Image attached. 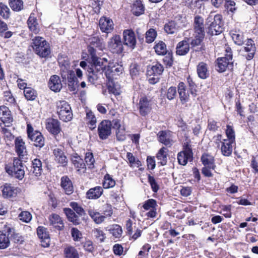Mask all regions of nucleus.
Masks as SVG:
<instances>
[{
    "instance_id": "obj_1",
    "label": "nucleus",
    "mask_w": 258,
    "mask_h": 258,
    "mask_svg": "<svg viewBox=\"0 0 258 258\" xmlns=\"http://www.w3.org/2000/svg\"><path fill=\"white\" fill-rule=\"evenodd\" d=\"M206 23L208 25V33L212 35H218L223 30L222 16L220 14L211 12L206 19Z\"/></svg>"
},
{
    "instance_id": "obj_2",
    "label": "nucleus",
    "mask_w": 258,
    "mask_h": 258,
    "mask_svg": "<svg viewBox=\"0 0 258 258\" xmlns=\"http://www.w3.org/2000/svg\"><path fill=\"white\" fill-rule=\"evenodd\" d=\"M6 172L11 176L20 180L25 176L24 165L19 158H14L13 162L5 165Z\"/></svg>"
},
{
    "instance_id": "obj_3",
    "label": "nucleus",
    "mask_w": 258,
    "mask_h": 258,
    "mask_svg": "<svg viewBox=\"0 0 258 258\" xmlns=\"http://www.w3.org/2000/svg\"><path fill=\"white\" fill-rule=\"evenodd\" d=\"M34 52L42 58L48 57L51 53L49 43L42 37L36 36L32 40Z\"/></svg>"
},
{
    "instance_id": "obj_4",
    "label": "nucleus",
    "mask_w": 258,
    "mask_h": 258,
    "mask_svg": "<svg viewBox=\"0 0 258 258\" xmlns=\"http://www.w3.org/2000/svg\"><path fill=\"white\" fill-rule=\"evenodd\" d=\"M88 81L91 84H95L103 76L104 66L102 62L96 61L88 67L87 70Z\"/></svg>"
},
{
    "instance_id": "obj_5",
    "label": "nucleus",
    "mask_w": 258,
    "mask_h": 258,
    "mask_svg": "<svg viewBox=\"0 0 258 258\" xmlns=\"http://www.w3.org/2000/svg\"><path fill=\"white\" fill-rule=\"evenodd\" d=\"M56 111L60 120L63 121H70L73 118V112L70 104L64 100L56 102Z\"/></svg>"
},
{
    "instance_id": "obj_6",
    "label": "nucleus",
    "mask_w": 258,
    "mask_h": 258,
    "mask_svg": "<svg viewBox=\"0 0 258 258\" xmlns=\"http://www.w3.org/2000/svg\"><path fill=\"white\" fill-rule=\"evenodd\" d=\"M193 153L191 146L188 142L184 143L183 150L178 153L177 160L179 164L185 165L187 161L192 160Z\"/></svg>"
},
{
    "instance_id": "obj_7",
    "label": "nucleus",
    "mask_w": 258,
    "mask_h": 258,
    "mask_svg": "<svg viewBox=\"0 0 258 258\" xmlns=\"http://www.w3.org/2000/svg\"><path fill=\"white\" fill-rule=\"evenodd\" d=\"M225 56L217 59V70L220 72H224L228 65L232 63V52L231 48L227 47L225 49Z\"/></svg>"
},
{
    "instance_id": "obj_8",
    "label": "nucleus",
    "mask_w": 258,
    "mask_h": 258,
    "mask_svg": "<svg viewBox=\"0 0 258 258\" xmlns=\"http://www.w3.org/2000/svg\"><path fill=\"white\" fill-rule=\"evenodd\" d=\"M112 123L108 120H103L98 125V134L101 140L107 139L111 134Z\"/></svg>"
},
{
    "instance_id": "obj_9",
    "label": "nucleus",
    "mask_w": 258,
    "mask_h": 258,
    "mask_svg": "<svg viewBox=\"0 0 258 258\" xmlns=\"http://www.w3.org/2000/svg\"><path fill=\"white\" fill-rule=\"evenodd\" d=\"M108 47L113 53H122L123 47L120 36L116 34L113 35L108 42Z\"/></svg>"
},
{
    "instance_id": "obj_10",
    "label": "nucleus",
    "mask_w": 258,
    "mask_h": 258,
    "mask_svg": "<svg viewBox=\"0 0 258 258\" xmlns=\"http://www.w3.org/2000/svg\"><path fill=\"white\" fill-rule=\"evenodd\" d=\"M152 101L147 97H142L140 98L139 103V110L141 115L145 116L148 115L152 110Z\"/></svg>"
},
{
    "instance_id": "obj_11",
    "label": "nucleus",
    "mask_w": 258,
    "mask_h": 258,
    "mask_svg": "<svg viewBox=\"0 0 258 258\" xmlns=\"http://www.w3.org/2000/svg\"><path fill=\"white\" fill-rule=\"evenodd\" d=\"M45 127L49 133L57 135L61 131L60 122L56 119L48 118L45 121Z\"/></svg>"
},
{
    "instance_id": "obj_12",
    "label": "nucleus",
    "mask_w": 258,
    "mask_h": 258,
    "mask_svg": "<svg viewBox=\"0 0 258 258\" xmlns=\"http://www.w3.org/2000/svg\"><path fill=\"white\" fill-rule=\"evenodd\" d=\"M184 25L181 24L179 22L174 20H169L164 26V32L167 34L173 35L177 33Z\"/></svg>"
},
{
    "instance_id": "obj_13",
    "label": "nucleus",
    "mask_w": 258,
    "mask_h": 258,
    "mask_svg": "<svg viewBox=\"0 0 258 258\" xmlns=\"http://www.w3.org/2000/svg\"><path fill=\"white\" fill-rule=\"evenodd\" d=\"M123 68L121 66L108 65L107 67L104 66V72L108 80H112L115 76H118L122 73Z\"/></svg>"
},
{
    "instance_id": "obj_14",
    "label": "nucleus",
    "mask_w": 258,
    "mask_h": 258,
    "mask_svg": "<svg viewBox=\"0 0 258 258\" xmlns=\"http://www.w3.org/2000/svg\"><path fill=\"white\" fill-rule=\"evenodd\" d=\"M158 141L165 146L170 147L173 143L172 133L169 131H161L157 134Z\"/></svg>"
},
{
    "instance_id": "obj_15",
    "label": "nucleus",
    "mask_w": 258,
    "mask_h": 258,
    "mask_svg": "<svg viewBox=\"0 0 258 258\" xmlns=\"http://www.w3.org/2000/svg\"><path fill=\"white\" fill-rule=\"evenodd\" d=\"M123 36L124 44L134 48L136 45V38L134 32L131 29H126L123 31Z\"/></svg>"
},
{
    "instance_id": "obj_16",
    "label": "nucleus",
    "mask_w": 258,
    "mask_h": 258,
    "mask_svg": "<svg viewBox=\"0 0 258 258\" xmlns=\"http://www.w3.org/2000/svg\"><path fill=\"white\" fill-rule=\"evenodd\" d=\"M204 22V20L202 17L199 15L195 17L193 24L194 34L205 36Z\"/></svg>"
},
{
    "instance_id": "obj_17",
    "label": "nucleus",
    "mask_w": 258,
    "mask_h": 258,
    "mask_svg": "<svg viewBox=\"0 0 258 258\" xmlns=\"http://www.w3.org/2000/svg\"><path fill=\"white\" fill-rule=\"evenodd\" d=\"M190 38L185 37L179 42L176 47V53L179 55H186L189 51Z\"/></svg>"
},
{
    "instance_id": "obj_18",
    "label": "nucleus",
    "mask_w": 258,
    "mask_h": 258,
    "mask_svg": "<svg viewBox=\"0 0 258 258\" xmlns=\"http://www.w3.org/2000/svg\"><path fill=\"white\" fill-rule=\"evenodd\" d=\"M37 232L38 236L41 239V245L44 247L49 246L50 238L47 229L43 226H39Z\"/></svg>"
},
{
    "instance_id": "obj_19",
    "label": "nucleus",
    "mask_w": 258,
    "mask_h": 258,
    "mask_svg": "<svg viewBox=\"0 0 258 258\" xmlns=\"http://www.w3.org/2000/svg\"><path fill=\"white\" fill-rule=\"evenodd\" d=\"M48 85L50 89L55 92H59L62 87L59 77L56 75L50 77Z\"/></svg>"
},
{
    "instance_id": "obj_20",
    "label": "nucleus",
    "mask_w": 258,
    "mask_h": 258,
    "mask_svg": "<svg viewBox=\"0 0 258 258\" xmlns=\"http://www.w3.org/2000/svg\"><path fill=\"white\" fill-rule=\"evenodd\" d=\"M178 93L180 101L182 104L186 103L189 99V95L188 91H186V86L185 84L182 82L178 83L177 86Z\"/></svg>"
},
{
    "instance_id": "obj_21",
    "label": "nucleus",
    "mask_w": 258,
    "mask_h": 258,
    "mask_svg": "<svg viewBox=\"0 0 258 258\" xmlns=\"http://www.w3.org/2000/svg\"><path fill=\"white\" fill-rule=\"evenodd\" d=\"M42 162L40 159L35 158L31 161L30 173L36 177L40 176L42 173Z\"/></svg>"
},
{
    "instance_id": "obj_22",
    "label": "nucleus",
    "mask_w": 258,
    "mask_h": 258,
    "mask_svg": "<svg viewBox=\"0 0 258 258\" xmlns=\"http://www.w3.org/2000/svg\"><path fill=\"white\" fill-rule=\"evenodd\" d=\"M71 161L77 171L80 173H84L86 171V165L83 160L77 154L72 155Z\"/></svg>"
},
{
    "instance_id": "obj_23",
    "label": "nucleus",
    "mask_w": 258,
    "mask_h": 258,
    "mask_svg": "<svg viewBox=\"0 0 258 258\" xmlns=\"http://www.w3.org/2000/svg\"><path fill=\"white\" fill-rule=\"evenodd\" d=\"M15 151L19 157H24L27 152L25 143L21 137H17L15 140Z\"/></svg>"
},
{
    "instance_id": "obj_24",
    "label": "nucleus",
    "mask_w": 258,
    "mask_h": 258,
    "mask_svg": "<svg viewBox=\"0 0 258 258\" xmlns=\"http://www.w3.org/2000/svg\"><path fill=\"white\" fill-rule=\"evenodd\" d=\"M99 26L102 32L108 33L113 29V23L109 18L102 17L99 20Z\"/></svg>"
},
{
    "instance_id": "obj_25",
    "label": "nucleus",
    "mask_w": 258,
    "mask_h": 258,
    "mask_svg": "<svg viewBox=\"0 0 258 258\" xmlns=\"http://www.w3.org/2000/svg\"><path fill=\"white\" fill-rule=\"evenodd\" d=\"M49 224L58 230H61L64 224L60 217L56 214H52L49 216Z\"/></svg>"
},
{
    "instance_id": "obj_26",
    "label": "nucleus",
    "mask_w": 258,
    "mask_h": 258,
    "mask_svg": "<svg viewBox=\"0 0 258 258\" xmlns=\"http://www.w3.org/2000/svg\"><path fill=\"white\" fill-rule=\"evenodd\" d=\"M164 71L163 66L157 62L151 66H148L147 71V75L149 76H154L158 77L161 75Z\"/></svg>"
},
{
    "instance_id": "obj_27",
    "label": "nucleus",
    "mask_w": 258,
    "mask_h": 258,
    "mask_svg": "<svg viewBox=\"0 0 258 258\" xmlns=\"http://www.w3.org/2000/svg\"><path fill=\"white\" fill-rule=\"evenodd\" d=\"M103 189L101 186H96L90 188L86 194V197L89 200H96L103 194Z\"/></svg>"
},
{
    "instance_id": "obj_28",
    "label": "nucleus",
    "mask_w": 258,
    "mask_h": 258,
    "mask_svg": "<svg viewBox=\"0 0 258 258\" xmlns=\"http://www.w3.org/2000/svg\"><path fill=\"white\" fill-rule=\"evenodd\" d=\"M19 190V188L12 186L10 184L6 183L2 190L3 196L6 198L16 197Z\"/></svg>"
},
{
    "instance_id": "obj_29",
    "label": "nucleus",
    "mask_w": 258,
    "mask_h": 258,
    "mask_svg": "<svg viewBox=\"0 0 258 258\" xmlns=\"http://www.w3.org/2000/svg\"><path fill=\"white\" fill-rule=\"evenodd\" d=\"M53 153L55 157V161L62 166H66L68 164V159L63 151L59 148L53 150Z\"/></svg>"
},
{
    "instance_id": "obj_30",
    "label": "nucleus",
    "mask_w": 258,
    "mask_h": 258,
    "mask_svg": "<svg viewBox=\"0 0 258 258\" xmlns=\"http://www.w3.org/2000/svg\"><path fill=\"white\" fill-rule=\"evenodd\" d=\"M0 119L4 123H10L13 121V117L9 108L5 106H0Z\"/></svg>"
},
{
    "instance_id": "obj_31",
    "label": "nucleus",
    "mask_w": 258,
    "mask_h": 258,
    "mask_svg": "<svg viewBox=\"0 0 258 258\" xmlns=\"http://www.w3.org/2000/svg\"><path fill=\"white\" fill-rule=\"evenodd\" d=\"M246 46L243 48L245 52H247V54H243L247 60L251 59L255 53V46L253 43V41L251 39H247L246 43Z\"/></svg>"
},
{
    "instance_id": "obj_32",
    "label": "nucleus",
    "mask_w": 258,
    "mask_h": 258,
    "mask_svg": "<svg viewBox=\"0 0 258 258\" xmlns=\"http://www.w3.org/2000/svg\"><path fill=\"white\" fill-rule=\"evenodd\" d=\"M197 72L199 78L206 79L209 76L207 64L204 62H200L197 67Z\"/></svg>"
},
{
    "instance_id": "obj_33",
    "label": "nucleus",
    "mask_w": 258,
    "mask_h": 258,
    "mask_svg": "<svg viewBox=\"0 0 258 258\" xmlns=\"http://www.w3.org/2000/svg\"><path fill=\"white\" fill-rule=\"evenodd\" d=\"M61 186L66 194L70 195L74 191L72 182L68 176H63L61 178Z\"/></svg>"
},
{
    "instance_id": "obj_34",
    "label": "nucleus",
    "mask_w": 258,
    "mask_h": 258,
    "mask_svg": "<svg viewBox=\"0 0 258 258\" xmlns=\"http://www.w3.org/2000/svg\"><path fill=\"white\" fill-rule=\"evenodd\" d=\"M201 160L205 166H207L213 170L215 169V159L213 156L205 153L202 155Z\"/></svg>"
},
{
    "instance_id": "obj_35",
    "label": "nucleus",
    "mask_w": 258,
    "mask_h": 258,
    "mask_svg": "<svg viewBox=\"0 0 258 258\" xmlns=\"http://www.w3.org/2000/svg\"><path fill=\"white\" fill-rule=\"evenodd\" d=\"M234 144L235 143L223 140L221 147L222 154L225 156H230L232 152L233 144Z\"/></svg>"
},
{
    "instance_id": "obj_36",
    "label": "nucleus",
    "mask_w": 258,
    "mask_h": 258,
    "mask_svg": "<svg viewBox=\"0 0 258 258\" xmlns=\"http://www.w3.org/2000/svg\"><path fill=\"white\" fill-rule=\"evenodd\" d=\"M89 44L100 50H102L105 47L103 39L98 36L92 37L88 40Z\"/></svg>"
},
{
    "instance_id": "obj_37",
    "label": "nucleus",
    "mask_w": 258,
    "mask_h": 258,
    "mask_svg": "<svg viewBox=\"0 0 258 258\" xmlns=\"http://www.w3.org/2000/svg\"><path fill=\"white\" fill-rule=\"evenodd\" d=\"M63 211L69 221L76 225L80 224L81 223L80 220L73 210L70 208H64Z\"/></svg>"
},
{
    "instance_id": "obj_38",
    "label": "nucleus",
    "mask_w": 258,
    "mask_h": 258,
    "mask_svg": "<svg viewBox=\"0 0 258 258\" xmlns=\"http://www.w3.org/2000/svg\"><path fill=\"white\" fill-rule=\"evenodd\" d=\"M58 62L63 73H65L66 71H68L70 68V59L69 57L65 55L60 54L58 55Z\"/></svg>"
},
{
    "instance_id": "obj_39",
    "label": "nucleus",
    "mask_w": 258,
    "mask_h": 258,
    "mask_svg": "<svg viewBox=\"0 0 258 258\" xmlns=\"http://www.w3.org/2000/svg\"><path fill=\"white\" fill-rule=\"evenodd\" d=\"M230 35L234 43L238 45H241L244 42L243 34L239 30H232Z\"/></svg>"
},
{
    "instance_id": "obj_40",
    "label": "nucleus",
    "mask_w": 258,
    "mask_h": 258,
    "mask_svg": "<svg viewBox=\"0 0 258 258\" xmlns=\"http://www.w3.org/2000/svg\"><path fill=\"white\" fill-rule=\"evenodd\" d=\"M86 120L91 130L94 129L96 126V118L91 110L86 111Z\"/></svg>"
},
{
    "instance_id": "obj_41",
    "label": "nucleus",
    "mask_w": 258,
    "mask_h": 258,
    "mask_svg": "<svg viewBox=\"0 0 258 258\" xmlns=\"http://www.w3.org/2000/svg\"><path fill=\"white\" fill-rule=\"evenodd\" d=\"M88 214L93 221L98 224L103 222L105 219V216L101 215L99 212L95 211L92 209L88 210Z\"/></svg>"
},
{
    "instance_id": "obj_42",
    "label": "nucleus",
    "mask_w": 258,
    "mask_h": 258,
    "mask_svg": "<svg viewBox=\"0 0 258 258\" xmlns=\"http://www.w3.org/2000/svg\"><path fill=\"white\" fill-rule=\"evenodd\" d=\"M27 24L29 29L35 34L38 33L39 28L37 22V19L30 16L27 21Z\"/></svg>"
},
{
    "instance_id": "obj_43",
    "label": "nucleus",
    "mask_w": 258,
    "mask_h": 258,
    "mask_svg": "<svg viewBox=\"0 0 258 258\" xmlns=\"http://www.w3.org/2000/svg\"><path fill=\"white\" fill-rule=\"evenodd\" d=\"M167 149L165 147H162L158 151L156 157L161 165L164 166L167 164Z\"/></svg>"
},
{
    "instance_id": "obj_44",
    "label": "nucleus",
    "mask_w": 258,
    "mask_h": 258,
    "mask_svg": "<svg viewBox=\"0 0 258 258\" xmlns=\"http://www.w3.org/2000/svg\"><path fill=\"white\" fill-rule=\"evenodd\" d=\"M64 254L66 258H79L77 250L74 247L71 246L65 248Z\"/></svg>"
},
{
    "instance_id": "obj_45",
    "label": "nucleus",
    "mask_w": 258,
    "mask_h": 258,
    "mask_svg": "<svg viewBox=\"0 0 258 258\" xmlns=\"http://www.w3.org/2000/svg\"><path fill=\"white\" fill-rule=\"evenodd\" d=\"M8 233V236L11 235V238L15 243H21L23 241V238L19 233H15L14 229L8 227L5 230Z\"/></svg>"
},
{
    "instance_id": "obj_46",
    "label": "nucleus",
    "mask_w": 258,
    "mask_h": 258,
    "mask_svg": "<svg viewBox=\"0 0 258 258\" xmlns=\"http://www.w3.org/2000/svg\"><path fill=\"white\" fill-rule=\"evenodd\" d=\"M109 233L114 238H119L121 237L122 230L121 227L118 225H113L108 229Z\"/></svg>"
},
{
    "instance_id": "obj_47",
    "label": "nucleus",
    "mask_w": 258,
    "mask_h": 258,
    "mask_svg": "<svg viewBox=\"0 0 258 258\" xmlns=\"http://www.w3.org/2000/svg\"><path fill=\"white\" fill-rule=\"evenodd\" d=\"M145 11L144 6L141 1H137L133 5L132 11L136 16H140L144 13Z\"/></svg>"
},
{
    "instance_id": "obj_48",
    "label": "nucleus",
    "mask_w": 258,
    "mask_h": 258,
    "mask_svg": "<svg viewBox=\"0 0 258 258\" xmlns=\"http://www.w3.org/2000/svg\"><path fill=\"white\" fill-rule=\"evenodd\" d=\"M27 133L28 139L33 142L36 141L37 137L41 134L37 131H34L33 127L30 124H27Z\"/></svg>"
},
{
    "instance_id": "obj_49",
    "label": "nucleus",
    "mask_w": 258,
    "mask_h": 258,
    "mask_svg": "<svg viewBox=\"0 0 258 258\" xmlns=\"http://www.w3.org/2000/svg\"><path fill=\"white\" fill-rule=\"evenodd\" d=\"M155 52L158 55H164L167 54V48L166 44L163 41H159L154 47Z\"/></svg>"
},
{
    "instance_id": "obj_50",
    "label": "nucleus",
    "mask_w": 258,
    "mask_h": 258,
    "mask_svg": "<svg viewBox=\"0 0 258 258\" xmlns=\"http://www.w3.org/2000/svg\"><path fill=\"white\" fill-rule=\"evenodd\" d=\"M67 73V77L66 78V75L62 74L61 76L63 79H67L68 81L69 87L71 86V84L74 85V84H77L76 81L77 78L75 76V74L73 71L68 70L66 71Z\"/></svg>"
},
{
    "instance_id": "obj_51",
    "label": "nucleus",
    "mask_w": 258,
    "mask_h": 258,
    "mask_svg": "<svg viewBox=\"0 0 258 258\" xmlns=\"http://www.w3.org/2000/svg\"><path fill=\"white\" fill-rule=\"evenodd\" d=\"M24 94L26 99L28 100H34L37 96L36 91L31 87L25 88Z\"/></svg>"
},
{
    "instance_id": "obj_52",
    "label": "nucleus",
    "mask_w": 258,
    "mask_h": 258,
    "mask_svg": "<svg viewBox=\"0 0 258 258\" xmlns=\"http://www.w3.org/2000/svg\"><path fill=\"white\" fill-rule=\"evenodd\" d=\"M9 5L13 11H20L23 8V2L22 0H9Z\"/></svg>"
},
{
    "instance_id": "obj_53",
    "label": "nucleus",
    "mask_w": 258,
    "mask_h": 258,
    "mask_svg": "<svg viewBox=\"0 0 258 258\" xmlns=\"http://www.w3.org/2000/svg\"><path fill=\"white\" fill-rule=\"evenodd\" d=\"M107 89L109 93L114 95H119L120 93L119 86L115 84L112 80H108Z\"/></svg>"
},
{
    "instance_id": "obj_54",
    "label": "nucleus",
    "mask_w": 258,
    "mask_h": 258,
    "mask_svg": "<svg viewBox=\"0 0 258 258\" xmlns=\"http://www.w3.org/2000/svg\"><path fill=\"white\" fill-rule=\"evenodd\" d=\"M115 184V181L111 176L106 174L104 177V181L103 182V186L104 188H109L113 187Z\"/></svg>"
},
{
    "instance_id": "obj_55",
    "label": "nucleus",
    "mask_w": 258,
    "mask_h": 258,
    "mask_svg": "<svg viewBox=\"0 0 258 258\" xmlns=\"http://www.w3.org/2000/svg\"><path fill=\"white\" fill-rule=\"evenodd\" d=\"M157 33L153 28L149 29L146 33V40L148 43L153 42L156 38Z\"/></svg>"
},
{
    "instance_id": "obj_56",
    "label": "nucleus",
    "mask_w": 258,
    "mask_h": 258,
    "mask_svg": "<svg viewBox=\"0 0 258 258\" xmlns=\"http://www.w3.org/2000/svg\"><path fill=\"white\" fill-rule=\"evenodd\" d=\"M227 129L226 130V134L227 137V139H224V140L230 141L233 143L235 142V132L232 126L227 125Z\"/></svg>"
},
{
    "instance_id": "obj_57",
    "label": "nucleus",
    "mask_w": 258,
    "mask_h": 258,
    "mask_svg": "<svg viewBox=\"0 0 258 258\" xmlns=\"http://www.w3.org/2000/svg\"><path fill=\"white\" fill-rule=\"evenodd\" d=\"M9 244L10 240L8 236L0 231V249L6 248Z\"/></svg>"
},
{
    "instance_id": "obj_58",
    "label": "nucleus",
    "mask_w": 258,
    "mask_h": 258,
    "mask_svg": "<svg viewBox=\"0 0 258 258\" xmlns=\"http://www.w3.org/2000/svg\"><path fill=\"white\" fill-rule=\"evenodd\" d=\"M194 38L192 39L190 42L191 47L200 45L205 37V36L197 35L194 33Z\"/></svg>"
},
{
    "instance_id": "obj_59",
    "label": "nucleus",
    "mask_w": 258,
    "mask_h": 258,
    "mask_svg": "<svg viewBox=\"0 0 258 258\" xmlns=\"http://www.w3.org/2000/svg\"><path fill=\"white\" fill-rule=\"evenodd\" d=\"M157 206V202L154 199H149L145 202L143 205V208L146 210L156 208Z\"/></svg>"
},
{
    "instance_id": "obj_60",
    "label": "nucleus",
    "mask_w": 258,
    "mask_h": 258,
    "mask_svg": "<svg viewBox=\"0 0 258 258\" xmlns=\"http://www.w3.org/2000/svg\"><path fill=\"white\" fill-rule=\"evenodd\" d=\"M70 206L79 216H82L85 214V211L83 208L77 202H71L70 203Z\"/></svg>"
},
{
    "instance_id": "obj_61",
    "label": "nucleus",
    "mask_w": 258,
    "mask_h": 258,
    "mask_svg": "<svg viewBox=\"0 0 258 258\" xmlns=\"http://www.w3.org/2000/svg\"><path fill=\"white\" fill-rule=\"evenodd\" d=\"M4 100L7 102L6 104L8 105H15L16 103L15 99L9 91L4 92Z\"/></svg>"
},
{
    "instance_id": "obj_62",
    "label": "nucleus",
    "mask_w": 258,
    "mask_h": 258,
    "mask_svg": "<svg viewBox=\"0 0 258 258\" xmlns=\"http://www.w3.org/2000/svg\"><path fill=\"white\" fill-rule=\"evenodd\" d=\"M0 15L4 19H8L10 16L9 8L2 3H0Z\"/></svg>"
},
{
    "instance_id": "obj_63",
    "label": "nucleus",
    "mask_w": 258,
    "mask_h": 258,
    "mask_svg": "<svg viewBox=\"0 0 258 258\" xmlns=\"http://www.w3.org/2000/svg\"><path fill=\"white\" fill-rule=\"evenodd\" d=\"M85 160L87 165L89 166V168H92L93 167L95 159L92 153L87 152L86 153Z\"/></svg>"
},
{
    "instance_id": "obj_64",
    "label": "nucleus",
    "mask_w": 258,
    "mask_h": 258,
    "mask_svg": "<svg viewBox=\"0 0 258 258\" xmlns=\"http://www.w3.org/2000/svg\"><path fill=\"white\" fill-rule=\"evenodd\" d=\"M19 218L22 221L28 223L32 219V215L28 211H23L19 215Z\"/></svg>"
}]
</instances>
